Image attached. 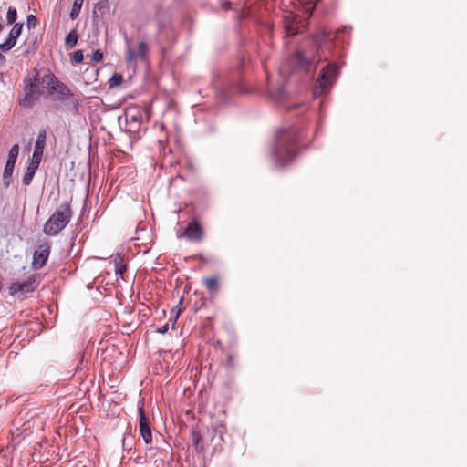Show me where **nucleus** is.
Listing matches in <instances>:
<instances>
[{"mask_svg": "<svg viewBox=\"0 0 467 467\" xmlns=\"http://www.w3.org/2000/svg\"><path fill=\"white\" fill-rule=\"evenodd\" d=\"M23 28L22 23H16L11 29L8 38L3 44H0V49L2 51H8L15 47L16 38L21 35Z\"/></svg>", "mask_w": 467, "mask_h": 467, "instance_id": "12", "label": "nucleus"}, {"mask_svg": "<svg viewBox=\"0 0 467 467\" xmlns=\"http://www.w3.org/2000/svg\"><path fill=\"white\" fill-rule=\"evenodd\" d=\"M3 57L2 55L0 54V58Z\"/></svg>", "mask_w": 467, "mask_h": 467, "instance_id": "34", "label": "nucleus"}, {"mask_svg": "<svg viewBox=\"0 0 467 467\" xmlns=\"http://www.w3.org/2000/svg\"><path fill=\"white\" fill-rule=\"evenodd\" d=\"M19 154V145L15 144L12 146L8 152L7 161H11L13 163H16L17 156Z\"/></svg>", "mask_w": 467, "mask_h": 467, "instance_id": "20", "label": "nucleus"}, {"mask_svg": "<svg viewBox=\"0 0 467 467\" xmlns=\"http://www.w3.org/2000/svg\"><path fill=\"white\" fill-rule=\"evenodd\" d=\"M139 415H140V435L146 444H149L152 441L151 429L150 425L149 419L146 417L143 405L139 407Z\"/></svg>", "mask_w": 467, "mask_h": 467, "instance_id": "10", "label": "nucleus"}, {"mask_svg": "<svg viewBox=\"0 0 467 467\" xmlns=\"http://www.w3.org/2000/svg\"><path fill=\"white\" fill-rule=\"evenodd\" d=\"M183 235L191 241L199 242L203 236V230L201 224L196 220H193L189 223Z\"/></svg>", "mask_w": 467, "mask_h": 467, "instance_id": "11", "label": "nucleus"}, {"mask_svg": "<svg viewBox=\"0 0 467 467\" xmlns=\"http://www.w3.org/2000/svg\"><path fill=\"white\" fill-rule=\"evenodd\" d=\"M23 92L18 97L19 104L30 109L39 100L42 91L39 88L41 78L37 69H33L30 75L24 78Z\"/></svg>", "mask_w": 467, "mask_h": 467, "instance_id": "2", "label": "nucleus"}, {"mask_svg": "<svg viewBox=\"0 0 467 467\" xmlns=\"http://www.w3.org/2000/svg\"><path fill=\"white\" fill-rule=\"evenodd\" d=\"M41 84L47 90L48 95L54 96L57 100L64 101L73 96L68 87L60 82L50 71L41 77Z\"/></svg>", "mask_w": 467, "mask_h": 467, "instance_id": "5", "label": "nucleus"}, {"mask_svg": "<svg viewBox=\"0 0 467 467\" xmlns=\"http://www.w3.org/2000/svg\"><path fill=\"white\" fill-rule=\"evenodd\" d=\"M228 361H229V363H231V362L233 361V358H232V356H229V357H228Z\"/></svg>", "mask_w": 467, "mask_h": 467, "instance_id": "32", "label": "nucleus"}, {"mask_svg": "<svg viewBox=\"0 0 467 467\" xmlns=\"http://www.w3.org/2000/svg\"><path fill=\"white\" fill-rule=\"evenodd\" d=\"M338 74V67L332 63L323 68L320 74L319 84L324 90L329 88Z\"/></svg>", "mask_w": 467, "mask_h": 467, "instance_id": "9", "label": "nucleus"}, {"mask_svg": "<svg viewBox=\"0 0 467 467\" xmlns=\"http://www.w3.org/2000/svg\"><path fill=\"white\" fill-rule=\"evenodd\" d=\"M180 312H181L180 310L176 311L175 314L173 315V317L170 318V322L171 323V328H174L175 324H176L177 319H178V317L180 315Z\"/></svg>", "mask_w": 467, "mask_h": 467, "instance_id": "27", "label": "nucleus"}, {"mask_svg": "<svg viewBox=\"0 0 467 467\" xmlns=\"http://www.w3.org/2000/svg\"><path fill=\"white\" fill-rule=\"evenodd\" d=\"M38 24V20L36 16L28 15L26 18V26L28 28H35Z\"/></svg>", "mask_w": 467, "mask_h": 467, "instance_id": "25", "label": "nucleus"}, {"mask_svg": "<svg viewBox=\"0 0 467 467\" xmlns=\"http://www.w3.org/2000/svg\"><path fill=\"white\" fill-rule=\"evenodd\" d=\"M78 33L76 29L71 30L65 39L67 48H73L78 43Z\"/></svg>", "mask_w": 467, "mask_h": 467, "instance_id": "19", "label": "nucleus"}, {"mask_svg": "<svg viewBox=\"0 0 467 467\" xmlns=\"http://www.w3.org/2000/svg\"><path fill=\"white\" fill-rule=\"evenodd\" d=\"M301 134L298 129L295 127L278 131L274 157L279 165H285L295 158Z\"/></svg>", "mask_w": 467, "mask_h": 467, "instance_id": "1", "label": "nucleus"}, {"mask_svg": "<svg viewBox=\"0 0 467 467\" xmlns=\"http://www.w3.org/2000/svg\"><path fill=\"white\" fill-rule=\"evenodd\" d=\"M38 286L36 275H30L23 282H14L9 287V294L13 296L33 292Z\"/></svg>", "mask_w": 467, "mask_h": 467, "instance_id": "6", "label": "nucleus"}, {"mask_svg": "<svg viewBox=\"0 0 467 467\" xmlns=\"http://www.w3.org/2000/svg\"><path fill=\"white\" fill-rule=\"evenodd\" d=\"M168 330H169V323H166L161 327L158 328L157 332L160 334H165L168 332Z\"/></svg>", "mask_w": 467, "mask_h": 467, "instance_id": "28", "label": "nucleus"}, {"mask_svg": "<svg viewBox=\"0 0 467 467\" xmlns=\"http://www.w3.org/2000/svg\"><path fill=\"white\" fill-rule=\"evenodd\" d=\"M102 59H103V53L99 49L95 50L92 54L91 60L94 63H99L102 61Z\"/></svg>", "mask_w": 467, "mask_h": 467, "instance_id": "26", "label": "nucleus"}, {"mask_svg": "<svg viewBox=\"0 0 467 467\" xmlns=\"http://www.w3.org/2000/svg\"><path fill=\"white\" fill-rule=\"evenodd\" d=\"M230 3L229 2H225L222 5V7L224 9V10H228L230 8Z\"/></svg>", "mask_w": 467, "mask_h": 467, "instance_id": "30", "label": "nucleus"}, {"mask_svg": "<svg viewBox=\"0 0 467 467\" xmlns=\"http://www.w3.org/2000/svg\"><path fill=\"white\" fill-rule=\"evenodd\" d=\"M4 28V26L2 24H0V32L3 30Z\"/></svg>", "mask_w": 467, "mask_h": 467, "instance_id": "33", "label": "nucleus"}, {"mask_svg": "<svg viewBox=\"0 0 467 467\" xmlns=\"http://www.w3.org/2000/svg\"><path fill=\"white\" fill-rule=\"evenodd\" d=\"M82 3H83V0H75L74 1L72 9H71L70 15H69L71 19H75L76 17H78L80 8L82 6Z\"/></svg>", "mask_w": 467, "mask_h": 467, "instance_id": "21", "label": "nucleus"}, {"mask_svg": "<svg viewBox=\"0 0 467 467\" xmlns=\"http://www.w3.org/2000/svg\"><path fill=\"white\" fill-rule=\"evenodd\" d=\"M138 55L136 56L135 52L129 47L127 51V62L133 63L136 61L137 57L143 60L146 57V55L149 51L148 46L145 42L141 41L138 46Z\"/></svg>", "mask_w": 467, "mask_h": 467, "instance_id": "13", "label": "nucleus"}, {"mask_svg": "<svg viewBox=\"0 0 467 467\" xmlns=\"http://www.w3.org/2000/svg\"><path fill=\"white\" fill-rule=\"evenodd\" d=\"M38 168L34 167L33 164H28L26 168V171L22 178V182L24 185H29L36 172Z\"/></svg>", "mask_w": 467, "mask_h": 467, "instance_id": "16", "label": "nucleus"}, {"mask_svg": "<svg viewBox=\"0 0 467 467\" xmlns=\"http://www.w3.org/2000/svg\"><path fill=\"white\" fill-rule=\"evenodd\" d=\"M123 81V77L121 74L115 73L109 79V88H115L119 86Z\"/></svg>", "mask_w": 467, "mask_h": 467, "instance_id": "22", "label": "nucleus"}, {"mask_svg": "<svg viewBox=\"0 0 467 467\" xmlns=\"http://www.w3.org/2000/svg\"><path fill=\"white\" fill-rule=\"evenodd\" d=\"M202 282L210 294H215L218 292V290H219V278L218 277H216V276L205 277Z\"/></svg>", "mask_w": 467, "mask_h": 467, "instance_id": "14", "label": "nucleus"}, {"mask_svg": "<svg viewBox=\"0 0 467 467\" xmlns=\"http://www.w3.org/2000/svg\"><path fill=\"white\" fill-rule=\"evenodd\" d=\"M15 164L16 163L6 161L5 170H4V174H3L4 184L5 186H8L10 184V178L13 174V171L15 169Z\"/></svg>", "mask_w": 467, "mask_h": 467, "instance_id": "17", "label": "nucleus"}, {"mask_svg": "<svg viewBox=\"0 0 467 467\" xmlns=\"http://www.w3.org/2000/svg\"><path fill=\"white\" fill-rule=\"evenodd\" d=\"M17 18V12L15 7L10 6L6 13V19L9 24H13L16 22Z\"/></svg>", "mask_w": 467, "mask_h": 467, "instance_id": "23", "label": "nucleus"}, {"mask_svg": "<svg viewBox=\"0 0 467 467\" xmlns=\"http://www.w3.org/2000/svg\"><path fill=\"white\" fill-rule=\"evenodd\" d=\"M286 31H287V34L290 36H294V35L297 34V30L296 28H294L292 26H287Z\"/></svg>", "mask_w": 467, "mask_h": 467, "instance_id": "29", "label": "nucleus"}, {"mask_svg": "<svg viewBox=\"0 0 467 467\" xmlns=\"http://www.w3.org/2000/svg\"><path fill=\"white\" fill-rule=\"evenodd\" d=\"M72 210L69 203L63 204L59 210L54 212L43 226V232L47 236H56L70 222Z\"/></svg>", "mask_w": 467, "mask_h": 467, "instance_id": "3", "label": "nucleus"}, {"mask_svg": "<svg viewBox=\"0 0 467 467\" xmlns=\"http://www.w3.org/2000/svg\"><path fill=\"white\" fill-rule=\"evenodd\" d=\"M312 41L317 49V54L298 49L294 56V59L299 67H307L310 64H317L322 59L318 50L327 43V36L324 31L319 32L313 36Z\"/></svg>", "mask_w": 467, "mask_h": 467, "instance_id": "4", "label": "nucleus"}, {"mask_svg": "<svg viewBox=\"0 0 467 467\" xmlns=\"http://www.w3.org/2000/svg\"><path fill=\"white\" fill-rule=\"evenodd\" d=\"M50 244H48V242H45L43 244H40L36 250L35 251L34 254H33V262H32V265H33V267L35 269H40L42 268L48 257H49V254H50Z\"/></svg>", "mask_w": 467, "mask_h": 467, "instance_id": "7", "label": "nucleus"}, {"mask_svg": "<svg viewBox=\"0 0 467 467\" xmlns=\"http://www.w3.org/2000/svg\"><path fill=\"white\" fill-rule=\"evenodd\" d=\"M115 272L117 275H123L127 270V265L123 263V258L120 254H118L114 259Z\"/></svg>", "mask_w": 467, "mask_h": 467, "instance_id": "18", "label": "nucleus"}, {"mask_svg": "<svg viewBox=\"0 0 467 467\" xmlns=\"http://www.w3.org/2000/svg\"><path fill=\"white\" fill-rule=\"evenodd\" d=\"M191 437H192V443L195 447V450L198 452L203 451L204 446L202 443V436L201 435L200 431L196 428L192 429Z\"/></svg>", "mask_w": 467, "mask_h": 467, "instance_id": "15", "label": "nucleus"}, {"mask_svg": "<svg viewBox=\"0 0 467 467\" xmlns=\"http://www.w3.org/2000/svg\"><path fill=\"white\" fill-rule=\"evenodd\" d=\"M84 55L81 50L75 51L71 56V62L73 64H78L83 61Z\"/></svg>", "mask_w": 467, "mask_h": 467, "instance_id": "24", "label": "nucleus"}, {"mask_svg": "<svg viewBox=\"0 0 467 467\" xmlns=\"http://www.w3.org/2000/svg\"><path fill=\"white\" fill-rule=\"evenodd\" d=\"M130 120H131V121H135V120H137V118H136L135 116H131V117H130Z\"/></svg>", "mask_w": 467, "mask_h": 467, "instance_id": "31", "label": "nucleus"}, {"mask_svg": "<svg viewBox=\"0 0 467 467\" xmlns=\"http://www.w3.org/2000/svg\"><path fill=\"white\" fill-rule=\"evenodd\" d=\"M46 137H47V132L45 130H41L38 133L37 139H36V141L35 144L34 152H33L32 158L28 164H33L34 167H36V168L39 167V164L41 162L42 156L44 153V149L46 146Z\"/></svg>", "mask_w": 467, "mask_h": 467, "instance_id": "8", "label": "nucleus"}]
</instances>
